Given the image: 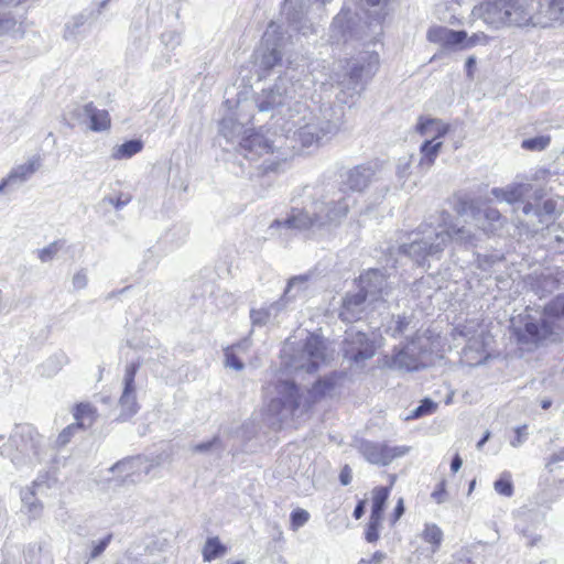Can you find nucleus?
Here are the masks:
<instances>
[{"instance_id": "nucleus-14", "label": "nucleus", "mask_w": 564, "mask_h": 564, "mask_svg": "<svg viewBox=\"0 0 564 564\" xmlns=\"http://www.w3.org/2000/svg\"><path fill=\"white\" fill-rule=\"evenodd\" d=\"M376 340L366 333L350 328L346 332L343 341V355L350 364L362 366L376 354Z\"/></svg>"}, {"instance_id": "nucleus-23", "label": "nucleus", "mask_w": 564, "mask_h": 564, "mask_svg": "<svg viewBox=\"0 0 564 564\" xmlns=\"http://www.w3.org/2000/svg\"><path fill=\"white\" fill-rule=\"evenodd\" d=\"M40 166L41 158L33 155L25 163L14 166L8 174V181H11L14 186H19L31 178Z\"/></svg>"}, {"instance_id": "nucleus-17", "label": "nucleus", "mask_w": 564, "mask_h": 564, "mask_svg": "<svg viewBox=\"0 0 564 564\" xmlns=\"http://www.w3.org/2000/svg\"><path fill=\"white\" fill-rule=\"evenodd\" d=\"M139 369V364H129L126 367L123 377V391L119 399L120 414L118 420L121 422L128 421L139 410L135 397L134 377Z\"/></svg>"}, {"instance_id": "nucleus-21", "label": "nucleus", "mask_w": 564, "mask_h": 564, "mask_svg": "<svg viewBox=\"0 0 564 564\" xmlns=\"http://www.w3.org/2000/svg\"><path fill=\"white\" fill-rule=\"evenodd\" d=\"M533 189L530 183L514 182L506 187H494L491 195L500 202L514 204L522 200Z\"/></svg>"}, {"instance_id": "nucleus-27", "label": "nucleus", "mask_w": 564, "mask_h": 564, "mask_svg": "<svg viewBox=\"0 0 564 564\" xmlns=\"http://www.w3.org/2000/svg\"><path fill=\"white\" fill-rule=\"evenodd\" d=\"M219 132L227 140V142H239L243 132V126L239 123L235 118L229 116L220 121Z\"/></svg>"}, {"instance_id": "nucleus-7", "label": "nucleus", "mask_w": 564, "mask_h": 564, "mask_svg": "<svg viewBox=\"0 0 564 564\" xmlns=\"http://www.w3.org/2000/svg\"><path fill=\"white\" fill-rule=\"evenodd\" d=\"M484 22L496 28L534 25V0H485L480 7Z\"/></svg>"}, {"instance_id": "nucleus-31", "label": "nucleus", "mask_w": 564, "mask_h": 564, "mask_svg": "<svg viewBox=\"0 0 564 564\" xmlns=\"http://www.w3.org/2000/svg\"><path fill=\"white\" fill-rule=\"evenodd\" d=\"M67 362L68 358L64 352L55 354L41 365V375L52 377L56 375Z\"/></svg>"}, {"instance_id": "nucleus-33", "label": "nucleus", "mask_w": 564, "mask_h": 564, "mask_svg": "<svg viewBox=\"0 0 564 564\" xmlns=\"http://www.w3.org/2000/svg\"><path fill=\"white\" fill-rule=\"evenodd\" d=\"M388 497H389V489L387 487H376L372 490V507H371L370 517L382 519V513H383Z\"/></svg>"}, {"instance_id": "nucleus-40", "label": "nucleus", "mask_w": 564, "mask_h": 564, "mask_svg": "<svg viewBox=\"0 0 564 564\" xmlns=\"http://www.w3.org/2000/svg\"><path fill=\"white\" fill-rule=\"evenodd\" d=\"M495 490L502 496L511 497L513 494V485L511 481V475L509 473H502L500 478L494 484Z\"/></svg>"}, {"instance_id": "nucleus-28", "label": "nucleus", "mask_w": 564, "mask_h": 564, "mask_svg": "<svg viewBox=\"0 0 564 564\" xmlns=\"http://www.w3.org/2000/svg\"><path fill=\"white\" fill-rule=\"evenodd\" d=\"M88 18L85 14L73 17L65 25L64 37L68 41L77 40L88 29Z\"/></svg>"}, {"instance_id": "nucleus-60", "label": "nucleus", "mask_w": 564, "mask_h": 564, "mask_svg": "<svg viewBox=\"0 0 564 564\" xmlns=\"http://www.w3.org/2000/svg\"><path fill=\"white\" fill-rule=\"evenodd\" d=\"M475 65H476V58L474 56H469L465 63L467 76L469 78H473V69H474Z\"/></svg>"}, {"instance_id": "nucleus-58", "label": "nucleus", "mask_w": 564, "mask_h": 564, "mask_svg": "<svg viewBox=\"0 0 564 564\" xmlns=\"http://www.w3.org/2000/svg\"><path fill=\"white\" fill-rule=\"evenodd\" d=\"M339 479L341 485L347 486L351 481V470L348 466H345L340 471Z\"/></svg>"}, {"instance_id": "nucleus-61", "label": "nucleus", "mask_w": 564, "mask_h": 564, "mask_svg": "<svg viewBox=\"0 0 564 564\" xmlns=\"http://www.w3.org/2000/svg\"><path fill=\"white\" fill-rule=\"evenodd\" d=\"M463 465V459L460 458V456L458 454H456L453 459H452V463H451V470L453 473H457L459 470V468L462 467Z\"/></svg>"}, {"instance_id": "nucleus-16", "label": "nucleus", "mask_w": 564, "mask_h": 564, "mask_svg": "<svg viewBox=\"0 0 564 564\" xmlns=\"http://www.w3.org/2000/svg\"><path fill=\"white\" fill-rule=\"evenodd\" d=\"M357 449L370 464L383 466L390 464L394 458L401 457L409 452V447L405 446L390 447L386 444L365 440H361L357 443Z\"/></svg>"}, {"instance_id": "nucleus-8", "label": "nucleus", "mask_w": 564, "mask_h": 564, "mask_svg": "<svg viewBox=\"0 0 564 564\" xmlns=\"http://www.w3.org/2000/svg\"><path fill=\"white\" fill-rule=\"evenodd\" d=\"M378 67V53L366 52L359 59L347 63L343 72H335L332 79L339 89L337 99L347 104L348 98L359 96L365 89L366 80L375 75Z\"/></svg>"}, {"instance_id": "nucleus-11", "label": "nucleus", "mask_w": 564, "mask_h": 564, "mask_svg": "<svg viewBox=\"0 0 564 564\" xmlns=\"http://www.w3.org/2000/svg\"><path fill=\"white\" fill-rule=\"evenodd\" d=\"M427 340L415 337L409 343L395 348L392 355L383 357V366L402 372L417 371L426 366Z\"/></svg>"}, {"instance_id": "nucleus-64", "label": "nucleus", "mask_w": 564, "mask_h": 564, "mask_svg": "<svg viewBox=\"0 0 564 564\" xmlns=\"http://www.w3.org/2000/svg\"><path fill=\"white\" fill-rule=\"evenodd\" d=\"M14 187L11 181H8V176L0 182V195L4 194L7 189Z\"/></svg>"}, {"instance_id": "nucleus-18", "label": "nucleus", "mask_w": 564, "mask_h": 564, "mask_svg": "<svg viewBox=\"0 0 564 564\" xmlns=\"http://www.w3.org/2000/svg\"><path fill=\"white\" fill-rule=\"evenodd\" d=\"M330 39L335 43H346L349 40H362L359 29L356 28L352 14L349 10H341L333 20L330 25Z\"/></svg>"}, {"instance_id": "nucleus-41", "label": "nucleus", "mask_w": 564, "mask_h": 564, "mask_svg": "<svg viewBox=\"0 0 564 564\" xmlns=\"http://www.w3.org/2000/svg\"><path fill=\"white\" fill-rule=\"evenodd\" d=\"M111 540H112V534H108L107 536H105L104 539H101L98 542L93 541L91 550H90L89 554H87V556H86V564L98 558L105 552V550L107 549V546L109 545Z\"/></svg>"}, {"instance_id": "nucleus-45", "label": "nucleus", "mask_w": 564, "mask_h": 564, "mask_svg": "<svg viewBox=\"0 0 564 564\" xmlns=\"http://www.w3.org/2000/svg\"><path fill=\"white\" fill-rule=\"evenodd\" d=\"M61 245L58 241H53L48 246L37 250V257L42 262H48L53 260L56 253L59 251Z\"/></svg>"}, {"instance_id": "nucleus-24", "label": "nucleus", "mask_w": 564, "mask_h": 564, "mask_svg": "<svg viewBox=\"0 0 564 564\" xmlns=\"http://www.w3.org/2000/svg\"><path fill=\"white\" fill-rule=\"evenodd\" d=\"M416 130L420 134L426 137V140L441 141L440 139L448 132L449 127L440 119L420 118Z\"/></svg>"}, {"instance_id": "nucleus-46", "label": "nucleus", "mask_w": 564, "mask_h": 564, "mask_svg": "<svg viewBox=\"0 0 564 564\" xmlns=\"http://www.w3.org/2000/svg\"><path fill=\"white\" fill-rule=\"evenodd\" d=\"M80 424L82 423H72L68 426H66L57 437L58 446H65L66 444H68L74 434L77 433L79 430H83V427H80Z\"/></svg>"}, {"instance_id": "nucleus-30", "label": "nucleus", "mask_w": 564, "mask_h": 564, "mask_svg": "<svg viewBox=\"0 0 564 564\" xmlns=\"http://www.w3.org/2000/svg\"><path fill=\"white\" fill-rule=\"evenodd\" d=\"M422 539L431 544V552L436 553L443 542V531L435 523H426L421 534Z\"/></svg>"}, {"instance_id": "nucleus-50", "label": "nucleus", "mask_w": 564, "mask_h": 564, "mask_svg": "<svg viewBox=\"0 0 564 564\" xmlns=\"http://www.w3.org/2000/svg\"><path fill=\"white\" fill-rule=\"evenodd\" d=\"M131 200V196L128 195V194H122L120 193V195L118 197H112V196H105L102 198V203L105 204H108V205H111L113 206L116 209H121L122 207H124Z\"/></svg>"}, {"instance_id": "nucleus-55", "label": "nucleus", "mask_w": 564, "mask_h": 564, "mask_svg": "<svg viewBox=\"0 0 564 564\" xmlns=\"http://www.w3.org/2000/svg\"><path fill=\"white\" fill-rule=\"evenodd\" d=\"M218 443V438L215 437L213 438L212 441H208V442H203V443H199V444H196L193 446V452H196V453H204V452H208L213 446H215L216 444Z\"/></svg>"}, {"instance_id": "nucleus-43", "label": "nucleus", "mask_w": 564, "mask_h": 564, "mask_svg": "<svg viewBox=\"0 0 564 564\" xmlns=\"http://www.w3.org/2000/svg\"><path fill=\"white\" fill-rule=\"evenodd\" d=\"M549 144L550 137L540 135L523 140L521 147L530 151H541L544 150Z\"/></svg>"}, {"instance_id": "nucleus-42", "label": "nucleus", "mask_w": 564, "mask_h": 564, "mask_svg": "<svg viewBox=\"0 0 564 564\" xmlns=\"http://www.w3.org/2000/svg\"><path fill=\"white\" fill-rule=\"evenodd\" d=\"M411 323L410 317L398 316L397 319H392L391 324L387 328V333L391 334L392 337L403 335Z\"/></svg>"}, {"instance_id": "nucleus-10", "label": "nucleus", "mask_w": 564, "mask_h": 564, "mask_svg": "<svg viewBox=\"0 0 564 564\" xmlns=\"http://www.w3.org/2000/svg\"><path fill=\"white\" fill-rule=\"evenodd\" d=\"M333 359L325 340L317 335H310L305 341L290 355L286 367L294 372H314Z\"/></svg>"}, {"instance_id": "nucleus-4", "label": "nucleus", "mask_w": 564, "mask_h": 564, "mask_svg": "<svg viewBox=\"0 0 564 564\" xmlns=\"http://www.w3.org/2000/svg\"><path fill=\"white\" fill-rule=\"evenodd\" d=\"M451 240L474 246L476 235L465 226L422 225L411 234L409 242L400 246V252L423 265L430 258L438 259Z\"/></svg>"}, {"instance_id": "nucleus-3", "label": "nucleus", "mask_w": 564, "mask_h": 564, "mask_svg": "<svg viewBox=\"0 0 564 564\" xmlns=\"http://www.w3.org/2000/svg\"><path fill=\"white\" fill-rule=\"evenodd\" d=\"M338 379L339 376L336 372L318 378L306 393L301 392L294 381L279 379L274 383L275 397L269 402L268 412L271 416L276 417L279 422L289 417L301 416L314 403L333 397Z\"/></svg>"}, {"instance_id": "nucleus-39", "label": "nucleus", "mask_w": 564, "mask_h": 564, "mask_svg": "<svg viewBox=\"0 0 564 564\" xmlns=\"http://www.w3.org/2000/svg\"><path fill=\"white\" fill-rule=\"evenodd\" d=\"M310 513L305 509H294L290 516V529L296 532L310 521Z\"/></svg>"}, {"instance_id": "nucleus-32", "label": "nucleus", "mask_w": 564, "mask_h": 564, "mask_svg": "<svg viewBox=\"0 0 564 564\" xmlns=\"http://www.w3.org/2000/svg\"><path fill=\"white\" fill-rule=\"evenodd\" d=\"M21 499L23 509L32 519H36L42 514L43 503L35 497L34 491H22Z\"/></svg>"}, {"instance_id": "nucleus-34", "label": "nucleus", "mask_w": 564, "mask_h": 564, "mask_svg": "<svg viewBox=\"0 0 564 564\" xmlns=\"http://www.w3.org/2000/svg\"><path fill=\"white\" fill-rule=\"evenodd\" d=\"M226 553V547L220 543L218 538H209L203 547V558L205 562H210L215 558L223 556Z\"/></svg>"}, {"instance_id": "nucleus-56", "label": "nucleus", "mask_w": 564, "mask_h": 564, "mask_svg": "<svg viewBox=\"0 0 564 564\" xmlns=\"http://www.w3.org/2000/svg\"><path fill=\"white\" fill-rule=\"evenodd\" d=\"M445 497H446V491H445V482L442 481L438 486V489H436L433 494H432V498L437 502V503H442L445 501Z\"/></svg>"}, {"instance_id": "nucleus-36", "label": "nucleus", "mask_w": 564, "mask_h": 564, "mask_svg": "<svg viewBox=\"0 0 564 564\" xmlns=\"http://www.w3.org/2000/svg\"><path fill=\"white\" fill-rule=\"evenodd\" d=\"M139 458H126L115 464L110 470L122 475V480L126 481L135 474V470L139 467Z\"/></svg>"}, {"instance_id": "nucleus-9", "label": "nucleus", "mask_w": 564, "mask_h": 564, "mask_svg": "<svg viewBox=\"0 0 564 564\" xmlns=\"http://www.w3.org/2000/svg\"><path fill=\"white\" fill-rule=\"evenodd\" d=\"M43 437L31 424H18L9 440L0 447V455L15 466L34 464L40 460Z\"/></svg>"}, {"instance_id": "nucleus-44", "label": "nucleus", "mask_w": 564, "mask_h": 564, "mask_svg": "<svg viewBox=\"0 0 564 564\" xmlns=\"http://www.w3.org/2000/svg\"><path fill=\"white\" fill-rule=\"evenodd\" d=\"M437 404L430 399H425L422 403L416 406L408 419H419L421 416L432 414L436 410Z\"/></svg>"}, {"instance_id": "nucleus-26", "label": "nucleus", "mask_w": 564, "mask_h": 564, "mask_svg": "<svg viewBox=\"0 0 564 564\" xmlns=\"http://www.w3.org/2000/svg\"><path fill=\"white\" fill-rule=\"evenodd\" d=\"M442 145V141L425 140L420 148L421 160L419 166L421 169H430L434 164Z\"/></svg>"}, {"instance_id": "nucleus-37", "label": "nucleus", "mask_w": 564, "mask_h": 564, "mask_svg": "<svg viewBox=\"0 0 564 564\" xmlns=\"http://www.w3.org/2000/svg\"><path fill=\"white\" fill-rule=\"evenodd\" d=\"M74 417L75 423H82L80 427H88L95 420V409L88 403H80L76 406Z\"/></svg>"}, {"instance_id": "nucleus-5", "label": "nucleus", "mask_w": 564, "mask_h": 564, "mask_svg": "<svg viewBox=\"0 0 564 564\" xmlns=\"http://www.w3.org/2000/svg\"><path fill=\"white\" fill-rule=\"evenodd\" d=\"M522 326H514L520 345L532 349L545 341H556L564 334V295H558L545 305L539 319L528 315Z\"/></svg>"}, {"instance_id": "nucleus-63", "label": "nucleus", "mask_w": 564, "mask_h": 564, "mask_svg": "<svg viewBox=\"0 0 564 564\" xmlns=\"http://www.w3.org/2000/svg\"><path fill=\"white\" fill-rule=\"evenodd\" d=\"M404 512L403 500L400 499L394 508V521L399 520Z\"/></svg>"}, {"instance_id": "nucleus-38", "label": "nucleus", "mask_w": 564, "mask_h": 564, "mask_svg": "<svg viewBox=\"0 0 564 564\" xmlns=\"http://www.w3.org/2000/svg\"><path fill=\"white\" fill-rule=\"evenodd\" d=\"M545 17L550 22H564V0H549Z\"/></svg>"}, {"instance_id": "nucleus-51", "label": "nucleus", "mask_w": 564, "mask_h": 564, "mask_svg": "<svg viewBox=\"0 0 564 564\" xmlns=\"http://www.w3.org/2000/svg\"><path fill=\"white\" fill-rule=\"evenodd\" d=\"M489 43V36L484 33H475L470 37H466L463 48H470L476 45H486Z\"/></svg>"}, {"instance_id": "nucleus-22", "label": "nucleus", "mask_w": 564, "mask_h": 564, "mask_svg": "<svg viewBox=\"0 0 564 564\" xmlns=\"http://www.w3.org/2000/svg\"><path fill=\"white\" fill-rule=\"evenodd\" d=\"M427 37L431 42L441 43L444 48H463L467 33L465 31H454L447 28H436L429 31Z\"/></svg>"}, {"instance_id": "nucleus-53", "label": "nucleus", "mask_w": 564, "mask_h": 564, "mask_svg": "<svg viewBox=\"0 0 564 564\" xmlns=\"http://www.w3.org/2000/svg\"><path fill=\"white\" fill-rule=\"evenodd\" d=\"M88 278L86 270H79L73 275L72 284L75 290H83L87 286Z\"/></svg>"}, {"instance_id": "nucleus-15", "label": "nucleus", "mask_w": 564, "mask_h": 564, "mask_svg": "<svg viewBox=\"0 0 564 564\" xmlns=\"http://www.w3.org/2000/svg\"><path fill=\"white\" fill-rule=\"evenodd\" d=\"M544 196L545 192L543 188H535L533 192L534 202H527L522 206V213L528 217V223L534 230L547 227L556 217V200L549 198L540 204Z\"/></svg>"}, {"instance_id": "nucleus-20", "label": "nucleus", "mask_w": 564, "mask_h": 564, "mask_svg": "<svg viewBox=\"0 0 564 564\" xmlns=\"http://www.w3.org/2000/svg\"><path fill=\"white\" fill-rule=\"evenodd\" d=\"M285 307V299L273 302L268 306L250 310V321L252 327H264L268 325H280L281 314Z\"/></svg>"}, {"instance_id": "nucleus-52", "label": "nucleus", "mask_w": 564, "mask_h": 564, "mask_svg": "<svg viewBox=\"0 0 564 564\" xmlns=\"http://www.w3.org/2000/svg\"><path fill=\"white\" fill-rule=\"evenodd\" d=\"M226 366L235 370L243 369L242 361L232 352L230 348L225 350Z\"/></svg>"}, {"instance_id": "nucleus-2", "label": "nucleus", "mask_w": 564, "mask_h": 564, "mask_svg": "<svg viewBox=\"0 0 564 564\" xmlns=\"http://www.w3.org/2000/svg\"><path fill=\"white\" fill-rule=\"evenodd\" d=\"M375 172L366 165H357L341 175L337 192L314 202L310 209L293 212L284 221L274 220L270 226L282 229L307 231L311 236H323L338 227L346 218L355 198L347 193L362 192L371 183Z\"/></svg>"}, {"instance_id": "nucleus-35", "label": "nucleus", "mask_w": 564, "mask_h": 564, "mask_svg": "<svg viewBox=\"0 0 564 564\" xmlns=\"http://www.w3.org/2000/svg\"><path fill=\"white\" fill-rule=\"evenodd\" d=\"M310 274H301L293 276L289 280L286 289L284 291L283 297H294L297 293L307 289V284L310 281Z\"/></svg>"}, {"instance_id": "nucleus-1", "label": "nucleus", "mask_w": 564, "mask_h": 564, "mask_svg": "<svg viewBox=\"0 0 564 564\" xmlns=\"http://www.w3.org/2000/svg\"><path fill=\"white\" fill-rule=\"evenodd\" d=\"M283 76H280L273 87L263 89L257 98V107L261 112L275 111L272 117L281 116V130L285 138L299 140L303 147L318 144L335 135L340 128L339 119L327 118V109L314 113L296 97H304L313 84L306 63L293 65L292 61Z\"/></svg>"}, {"instance_id": "nucleus-59", "label": "nucleus", "mask_w": 564, "mask_h": 564, "mask_svg": "<svg viewBox=\"0 0 564 564\" xmlns=\"http://www.w3.org/2000/svg\"><path fill=\"white\" fill-rule=\"evenodd\" d=\"M366 501L361 500L357 503L354 510V517L358 520L365 514Z\"/></svg>"}, {"instance_id": "nucleus-47", "label": "nucleus", "mask_w": 564, "mask_h": 564, "mask_svg": "<svg viewBox=\"0 0 564 564\" xmlns=\"http://www.w3.org/2000/svg\"><path fill=\"white\" fill-rule=\"evenodd\" d=\"M382 519L370 517L369 523L366 530V540L370 543L376 542L379 539V527Z\"/></svg>"}, {"instance_id": "nucleus-62", "label": "nucleus", "mask_w": 564, "mask_h": 564, "mask_svg": "<svg viewBox=\"0 0 564 564\" xmlns=\"http://www.w3.org/2000/svg\"><path fill=\"white\" fill-rule=\"evenodd\" d=\"M561 460H564V447L561 448L560 451H557L556 453H554L550 457L549 465H552V464L561 462Z\"/></svg>"}, {"instance_id": "nucleus-49", "label": "nucleus", "mask_w": 564, "mask_h": 564, "mask_svg": "<svg viewBox=\"0 0 564 564\" xmlns=\"http://www.w3.org/2000/svg\"><path fill=\"white\" fill-rule=\"evenodd\" d=\"M161 41L166 47L174 50L181 44V35L175 31H167L161 35Z\"/></svg>"}, {"instance_id": "nucleus-13", "label": "nucleus", "mask_w": 564, "mask_h": 564, "mask_svg": "<svg viewBox=\"0 0 564 564\" xmlns=\"http://www.w3.org/2000/svg\"><path fill=\"white\" fill-rule=\"evenodd\" d=\"M286 138L268 132L252 133L241 138L236 150L248 160H256L264 153H273L283 149Z\"/></svg>"}, {"instance_id": "nucleus-12", "label": "nucleus", "mask_w": 564, "mask_h": 564, "mask_svg": "<svg viewBox=\"0 0 564 564\" xmlns=\"http://www.w3.org/2000/svg\"><path fill=\"white\" fill-rule=\"evenodd\" d=\"M286 42L288 39L283 34L281 25L270 22L256 53L259 68L269 72L280 64Z\"/></svg>"}, {"instance_id": "nucleus-54", "label": "nucleus", "mask_w": 564, "mask_h": 564, "mask_svg": "<svg viewBox=\"0 0 564 564\" xmlns=\"http://www.w3.org/2000/svg\"><path fill=\"white\" fill-rule=\"evenodd\" d=\"M528 432H527V425L518 426L516 429V437L511 440L510 445L512 447H519L522 445L527 438Z\"/></svg>"}, {"instance_id": "nucleus-19", "label": "nucleus", "mask_w": 564, "mask_h": 564, "mask_svg": "<svg viewBox=\"0 0 564 564\" xmlns=\"http://www.w3.org/2000/svg\"><path fill=\"white\" fill-rule=\"evenodd\" d=\"M474 227L485 234H494L503 225V218L497 208L486 206L484 208L469 207Z\"/></svg>"}, {"instance_id": "nucleus-25", "label": "nucleus", "mask_w": 564, "mask_h": 564, "mask_svg": "<svg viewBox=\"0 0 564 564\" xmlns=\"http://www.w3.org/2000/svg\"><path fill=\"white\" fill-rule=\"evenodd\" d=\"M83 113L85 117L89 118V128L93 131L100 132L109 129L110 118L108 111L99 110L93 102H88L83 107Z\"/></svg>"}, {"instance_id": "nucleus-6", "label": "nucleus", "mask_w": 564, "mask_h": 564, "mask_svg": "<svg viewBox=\"0 0 564 564\" xmlns=\"http://www.w3.org/2000/svg\"><path fill=\"white\" fill-rule=\"evenodd\" d=\"M361 289L355 294H347L343 301V307L339 313L344 322L351 323L360 319L367 305H373L380 301H386L389 295L383 273L378 269H372L360 276Z\"/></svg>"}, {"instance_id": "nucleus-29", "label": "nucleus", "mask_w": 564, "mask_h": 564, "mask_svg": "<svg viewBox=\"0 0 564 564\" xmlns=\"http://www.w3.org/2000/svg\"><path fill=\"white\" fill-rule=\"evenodd\" d=\"M143 149V143L140 140H129L120 145H116L111 150V159L127 160L139 153Z\"/></svg>"}, {"instance_id": "nucleus-48", "label": "nucleus", "mask_w": 564, "mask_h": 564, "mask_svg": "<svg viewBox=\"0 0 564 564\" xmlns=\"http://www.w3.org/2000/svg\"><path fill=\"white\" fill-rule=\"evenodd\" d=\"M411 164L412 156H402L399 159L395 173L400 181L410 175Z\"/></svg>"}, {"instance_id": "nucleus-57", "label": "nucleus", "mask_w": 564, "mask_h": 564, "mask_svg": "<svg viewBox=\"0 0 564 564\" xmlns=\"http://www.w3.org/2000/svg\"><path fill=\"white\" fill-rule=\"evenodd\" d=\"M386 558V554L383 552H376L373 553V555L371 556L370 560H360L359 564H364V563H367V564H381L382 561Z\"/></svg>"}]
</instances>
